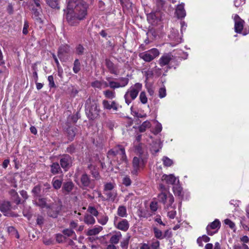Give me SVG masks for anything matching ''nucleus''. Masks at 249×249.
I'll list each match as a JSON object with an SVG mask.
<instances>
[{"label": "nucleus", "instance_id": "nucleus-51", "mask_svg": "<svg viewBox=\"0 0 249 249\" xmlns=\"http://www.w3.org/2000/svg\"><path fill=\"white\" fill-rule=\"evenodd\" d=\"M10 205L8 202L4 203L0 206V210L1 212H6L9 209Z\"/></svg>", "mask_w": 249, "mask_h": 249}, {"label": "nucleus", "instance_id": "nucleus-4", "mask_svg": "<svg viewBox=\"0 0 249 249\" xmlns=\"http://www.w3.org/2000/svg\"><path fill=\"white\" fill-rule=\"evenodd\" d=\"M142 88V85L139 83H137L130 87L124 95L126 104L129 105L133 100H135Z\"/></svg>", "mask_w": 249, "mask_h": 249}, {"label": "nucleus", "instance_id": "nucleus-2", "mask_svg": "<svg viewBox=\"0 0 249 249\" xmlns=\"http://www.w3.org/2000/svg\"><path fill=\"white\" fill-rule=\"evenodd\" d=\"M85 111L87 117L91 120L96 119L100 112L99 104L96 100L89 98L85 103Z\"/></svg>", "mask_w": 249, "mask_h": 249}, {"label": "nucleus", "instance_id": "nucleus-31", "mask_svg": "<svg viewBox=\"0 0 249 249\" xmlns=\"http://www.w3.org/2000/svg\"><path fill=\"white\" fill-rule=\"evenodd\" d=\"M62 180H60L54 178L52 180V185L54 189L58 190L60 189L62 186Z\"/></svg>", "mask_w": 249, "mask_h": 249}, {"label": "nucleus", "instance_id": "nucleus-22", "mask_svg": "<svg viewBox=\"0 0 249 249\" xmlns=\"http://www.w3.org/2000/svg\"><path fill=\"white\" fill-rule=\"evenodd\" d=\"M122 237V234L120 231H116L110 238V242L112 244H117Z\"/></svg>", "mask_w": 249, "mask_h": 249}, {"label": "nucleus", "instance_id": "nucleus-27", "mask_svg": "<svg viewBox=\"0 0 249 249\" xmlns=\"http://www.w3.org/2000/svg\"><path fill=\"white\" fill-rule=\"evenodd\" d=\"M210 240V237L206 235H203L202 236L199 237L197 239V243L199 247H203V242L207 243L209 242Z\"/></svg>", "mask_w": 249, "mask_h": 249}, {"label": "nucleus", "instance_id": "nucleus-46", "mask_svg": "<svg viewBox=\"0 0 249 249\" xmlns=\"http://www.w3.org/2000/svg\"><path fill=\"white\" fill-rule=\"evenodd\" d=\"M88 212L92 215L96 217L99 215L98 211L93 206H89L88 209Z\"/></svg>", "mask_w": 249, "mask_h": 249}, {"label": "nucleus", "instance_id": "nucleus-53", "mask_svg": "<svg viewBox=\"0 0 249 249\" xmlns=\"http://www.w3.org/2000/svg\"><path fill=\"white\" fill-rule=\"evenodd\" d=\"M150 246L152 249H160V242L158 240H153Z\"/></svg>", "mask_w": 249, "mask_h": 249}, {"label": "nucleus", "instance_id": "nucleus-40", "mask_svg": "<svg viewBox=\"0 0 249 249\" xmlns=\"http://www.w3.org/2000/svg\"><path fill=\"white\" fill-rule=\"evenodd\" d=\"M139 99L142 104H145L147 103V97L144 91H142L140 93Z\"/></svg>", "mask_w": 249, "mask_h": 249}, {"label": "nucleus", "instance_id": "nucleus-13", "mask_svg": "<svg viewBox=\"0 0 249 249\" xmlns=\"http://www.w3.org/2000/svg\"><path fill=\"white\" fill-rule=\"evenodd\" d=\"M60 162L61 167L67 171L71 165V158L69 155H65L61 158Z\"/></svg>", "mask_w": 249, "mask_h": 249}, {"label": "nucleus", "instance_id": "nucleus-24", "mask_svg": "<svg viewBox=\"0 0 249 249\" xmlns=\"http://www.w3.org/2000/svg\"><path fill=\"white\" fill-rule=\"evenodd\" d=\"M66 132L68 139L71 141L75 136L76 128L74 127H69L67 129Z\"/></svg>", "mask_w": 249, "mask_h": 249}, {"label": "nucleus", "instance_id": "nucleus-64", "mask_svg": "<svg viewBox=\"0 0 249 249\" xmlns=\"http://www.w3.org/2000/svg\"><path fill=\"white\" fill-rule=\"evenodd\" d=\"M91 86L94 88L101 89L102 83L100 81H96L92 83Z\"/></svg>", "mask_w": 249, "mask_h": 249}, {"label": "nucleus", "instance_id": "nucleus-47", "mask_svg": "<svg viewBox=\"0 0 249 249\" xmlns=\"http://www.w3.org/2000/svg\"><path fill=\"white\" fill-rule=\"evenodd\" d=\"M63 233L67 235L68 236H74V239H76V235L75 234V232L71 229H65L63 231Z\"/></svg>", "mask_w": 249, "mask_h": 249}, {"label": "nucleus", "instance_id": "nucleus-35", "mask_svg": "<svg viewBox=\"0 0 249 249\" xmlns=\"http://www.w3.org/2000/svg\"><path fill=\"white\" fill-rule=\"evenodd\" d=\"M173 190L175 195L178 196H179L180 198H182V188L180 186H174L173 187Z\"/></svg>", "mask_w": 249, "mask_h": 249}, {"label": "nucleus", "instance_id": "nucleus-37", "mask_svg": "<svg viewBox=\"0 0 249 249\" xmlns=\"http://www.w3.org/2000/svg\"><path fill=\"white\" fill-rule=\"evenodd\" d=\"M155 237L159 239H163V235L162 231L156 227L153 228Z\"/></svg>", "mask_w": 249, "mask_h": 249}, {"label": "nucleus", "instance_id": "nucleus-23", "mask_svg": "<svg viewBox=\"0 0 249 249\" xmlns=\"http://www.w3.org/2000/svg\"><path fill=\"white\" fill-rule=\"evenodd\" d=\"M73 187V183L71 181H68L64 183L62 187V190L68 194L72 191Z\"/></svg>", "mask_w": 249, "mask_h": 249}, {"label": "nucleus", "instance_id": "nucleus-52", "mask_svg": "<svg viewBox=\"0 0 249 249\" xmlns=\"http://www.w3.org/2000/svg\"><path fill=\"white\" fill-rule=\"evenodd\" d=\"M7 231L9 233H11L12 234H15L17 238L19 237V235L18 233V232L14 227L12 226L8 227Z\"/></svg>", "mask_w": 249, "mask_h": 249}, {"label": "nucleus", "instance_id": "nucleus-63", "mask_svg": "<svg viewBox=\"0 0 249 249\" xmlns=\"http://www.w3.org/2000/svg\"><path fill=\"white\" fill-rule=\"evenodd\" d=\"M65 237L62 234H57L56 236V240L58 243H62L65 240Z\"/></svg>", "mask_w": 249, "mask_h": 249}, {"label": "nucleus", "instance_id": "nucleus-26", "mask_svg": "<svg viewBox=\"0 0 249 249\" xmlns=\"http://www.w3.org/2000/svg\"><path fill=\"white\" fill-rule=\"evenodd\" d=\"M105 194L107 199L111 201H114L117 196V191L115 190L106 192H105Z\"/></svg>", "mask_w": 249, "mask_h": 249}, {"label": "nucleus", "instance_id": "nucleus-16", "mask_svg": "<svg viewBox=\"0 0 249 249\" xmlns=\"http://www.w3.org/2000/svg\"><path fill=\"white\" fill-rule=\"evenodd\" d=\"M103 105L104 107L107 109H113L114 110L117 111L118 110V105L115 101H113L111 104L107 100L103 101Z\"/></svg>", "mask_w": 249, "mask_h": 249}, {"label": "nucleus", "instance_id": "nucleus-7", "mask_svg": "<svg viewBox=\"0 0 249 249\" xmlns=\"http://www.w3.org/2000/svg\"><path fill=\"white\" fill-rule=\"evenodd\" d=\"M171 41L170 44L174 47L182 42V36L179 34L178 31L172 28L168 35Z\"/></svg>", "mask_w": 249, "mask_h": 249}, {"label": "nucleus", "instance_id": "nucleus-8", "mask_svg": "<svg viewBox=\"0 0 249 249\" xmlns=\"http://www.w3.org/2000/svg\"><path fill=\"white\" fill-rule=\"evenodd\" d=\"M220 222L218 219H215L206 227L207 234L210 236L216 233L220 227Z\"/></svg>", "mask_w": 249, "mask_h": 249}, {"label": "nucleus", "instance_id": "nucleus-12", "mask_svg": "<svg viewBox=\"0 0 249 249\" xmlns=\"http://www.w3.org/2000/svg\"><path fill=\"white\" fill-rule=\"evenodd\" d=\"M234 21V30L235 32L237 33H242L244 21L240 18L238 15H235L233 17Z\"/></svg>", "mask_w": 249, "mask_h": 249}, {"label": "nucleus", "instance_id": "nucleus-41", "mask_svg": "<svg viewBox=\"0 0 249 249\" xmlns=\"http://www.w3.org/2000/svg\"><path fill=\"white\" fill-rule=\"evenodd\" d=\"M80 70V63L78 59L75 60L73 64V71L75 73H78Z\"/></svg>", "mask_w": 249, "mask_h": 249}, {"label": "nucleus", "instance_id": "nucleus-14", "mask_svg": "<svg viewBox=\"0 0 249 249\" xmlns=\"http://www.w3.org/2000/svg\"><path fill=\"white\" fill-rule=\"evenodd\" d=\"M172 58L173 55L171 53L164 54L159 59V64L162 67L167 66Z\"/></svg>", "mask_w": 249, "mask_h": 249}, {"label": "nucleus", "instance_id": "nucleus-50", "mask_svg": "<svg viewBox=\"0 0 249 249\" xmlns=\"http://www.w3.org/2000/svg\"><path fill=\"white\" fill-rule=\"evenodd\" d=\"M40 186L39 185H36L35 187H34L32 192L34 194L35 196H38L40 194Z\"/></svg>", "mask_w": 249, "mask_h": 249}, {"label": "nucleus", "instance_id": "nucleus-17", "mask_svg": "<svg viewBox=\"0 0 249 249\" xmlns=\"http://www.w3.org/2000/svg\"><path fill=\"white\" fill-rule=\"evenodd\" d=\"M161 180L162 181L164 180L168 184H174L175 183L177 178L172 174L169 175H164L162 177Z\"/></svg>", "mask_w": 249, "mask_h": 249}, {"label": "nucleus", "instance_id": "nucleus-20", "mask_svg": "<svg viewBox=\"0 0 249 249\" xmlns=\"http://www.w3.org/2000/svg\"><path fill=\"white\" fill-rule=\"evenodd\" d=\"M97 221L102 225H105L107 223L109 218L106 213H100L97 217Z\"/></svg>", "mask_w": 249, "mask_h": 249}, {"label": "nucleus", "instance_id": "nucleus-56", "mask_svg": "<svg viewBox=\"0 0 249 249\" xmlns=\"http://www.w3.org/2000/svg\"><path fill=\"white\" fill-rule=\"evenodd\" d=\"M48 80L49 82V87L50 88H55V85L54 82L53 77L52 75H50L48 77Z\"/></svg>", "mask_w": 249, "mask_h": 249}, {"label": "nucleus", "instance_id": "nucleus-43", "mask_svg": "<svg viewBox=\"0 0 249 249\" xmlns=\"http://www.w3.org/2000/svg\"><path fill=\"white\" fill-rule=\"evenodd\" d=\"M163 163L165 166H170L173 163V160L167 157H163L162 159Z\"/></svg>", "mask_w": 249, "mask_h": 249}, {"label": "nucleus", "instance_id": "nucleus-36", "mask_svg": "<svg viewBox=\"0 0 249 249\" xmlns=\"http://www.w3.org/2000/svg\"><path fill=\"white\" fill-rule=\"evenodd\" d=\"M105 96L108 99H112L115 97V92L110 90H107L103 91Z\"/></svg>", "mask_w": 249, "mask_h": 249}, {"label": "nucleus", "instance_id": "nucleus-32", "mask_svg": "<svg viewBox=\"0 0 249 249\" xmlns=\"http://www.w3.org/2000/svg\"><path fill=\"white\" fill-rule=\"evenodd\" d=\"M51 171L53 174H56L61 171L59 164L57 162L53 163L51 166Z\"/></svg>", "mask_w": 249, "mask_h": 249}, {"label": "nucleus", "instance_id": "nucleus-42", "mask_svg": "<svg viewBox=\"0 0 249 249\" xmlns=\"http://www.w3.org/2000/svg\"><path fill=\"white\" fill-rule=\"evenodd\" d=\"M115 184L114 183H112L111 182L107 183L104 185V191L105 192L113 191V188H114Z\"/></svg>", "mask_w": 249, "mask_h": 249}, {"label": "nucleus", "instance_id": "nucleus-61", "mask_svg": "<svg viewBox=\"0 0 249 249\" xmlns=\"http://www.w3.org/2000/svg\"><path fill=\"white\" fill-rule=\"evenodd\" d=\"M163 238H170L172 237V231L169 230H167L165 231L164 233L163 234Z\"/></svg>", "mask_w": 249, "mask_h": 249}, {"label": "nucleus", "instance_id": "nucleus-5", "mask_svg": "<svg viewBox=\"0 0 249 249\" xmlns=\"http://www.w3.org/2000/svg\"><path fill=\"white\" fill-rule=\"evenodd\" d=\"M113 225L116 229L123 231H126L129 227V222L126 219H122L117 216L114 217Z\"/></svg>", "mask_w": 249, "mask_h": 249}, {"label": "nucleus", "instance_id": "nucleus-54", "mask_svg": "<svg viewBox=\"0 0 249 249\" xmlns=\"http://www.w3.org/2000/svg\"><path fill=\"white\" fill-rule=\"evenodd\" d=\"M109 86L113 89L120 88V85H119V83L117 82L114 81H109Z\"/></svg>", "mask_w": 249, "mask_h": 249}, {"label": "nucleus", "instance_id": "nucleus-62", "mask_svg": "<svg viewBox=\"0 0 249 249\" xmlns=\"http://www.w3.org/2000/svg\"><path fill=\"white\" fill-rule=\"evenodd\" d=\"M7 11L10 14L12 15L14 13L13 6L12 3H9L7 7Z\"/></svg>", "mask_w": 249, "mask_h": 249}, {"label": "nucleus", "instance_id": "nucleus-55", "mask_svg": "<svg viewBox=\"0 0 249 249\" xmlns=\"http://www.w3.org/2000/svg\"><path fill=\"white\" fill-rule=\"evenodd\" d=\"M144 72L147 80L152 77L154 74L153 71L152 69H148Z\"/></svg>", "mask_w": 249, "mask_h": 249}, {"label": "nucleus", "instance_id": "nucleus-1", "mask_svg": "<svg viewBox=\"0 0 249 249\" xmlns=\"http://www.w3.org/2000/svg\"><path fill=\"white\" fill-rule=\"evenodd\" d=\"M88 5L82 0H70L67 8L64 10L67 21L71 25L77 24L84 19L87 15Z\"/></svg>", "mask_w": 249, "mask_h": 249}, {"label": "nucleus", "instance_id": "nucleus-60", "mask_svg": "<svg viewBox=\"0 0 249 249\" xmlns=\"http://www.w3.org/2000/svg\"><path fill=\"white\" fill-rule=\"evenodd\" d=\"M150 209L151 210V211H152L153 212L156 211L158 209L157 203L156 202H152L150 203Z\"/></svg>", "mask_w": 249, "mask_h": 249}, {"label": "nucleus", "instance_id": "nucleus-38", "mask_svg": "<svg viewBox=\"0 0 249 249\" xmlns=\"http://www.w3.org/2000/svg\"><path fill=\"white\" fill-rule=\"evenodd\" d=\"M47 4L52 8H58V0H45Z\"/></svg>", "mask_w": 249, "mask_h": 249}, {"label": "nucleus", "instance_id": "nucleus-28", "mask_svg": "<svg viewBox=\"0 0 249 249\" xmlns=\"http://www.w3.org/2000/svg\"><path fill=\"white\" fill-rule=\"evenodd\" d=\"M33 15H34V18L39 23H42V20L41 18H40V12H41V10H38V8H33L32 9Z\"/></svg>", "mask_w": 249, "mask_h": 249}, {"label": "nucleus", "instance_id": "nucleus-25", "mask_svg": "<svg viewBox=\"0 0 249 249\" xmlns=\"http://www.w3.org/2000/svg\"><path fill=\"white\" fill-rule=\"evenodd\" d=\"M139 56L146 62H150L154 59L147 51L140 53Z\"/></svg>", "mask_w": 249, "mask_h": 249}, {"label": "nucleus", "instance_id": "nucleus-3", "mask_svg": "<svg viewBox=\"0 0 249 249\" xmlns=\"http://www.w3.org/2000/svg\"><path fill=\"white\" fill-rule=\"evenodd\" d=\"M107 157L113 160L120 159V163L124 162L125 165L127 164V158L125 153L124 148L122 145H117L110 149L107 152Z\"/></svg>", "mask_w": 249, "mask_h": 249}, {"label": "nucleus", "instance_id": "nucleus-48", "mask_svg": "<svg viewBox=\"0 0 249 249\" xmlns=\"http://www.w3.org/2000/svg\"><path fill=\"white\" fill-rule=\"evenodd\" d=\"M122 183L125 186H129L131 184V180L129 177L124 176L122 179Z\"/></svg>", "mask_w": 249, "mask_h": 249}, {"label": "nucleus", "instance_id": "nucleus-58", "mask_svg": "<svg viewBox=\"0 0 249 249\" xmlns=\"http://www.w3.org/2000/svg\"><path fill=\"white\" fill-rule=\"evenodd\" d=\"M84 47L82 45H79L76 47V52L79 55L82 54H83V53L84 52Z\"/></svg>", "mask_w": 249, "mask_h": 249}, {"label": "nucleus", "instance_id": "nucleus-44", "mask_svg": "<svg viewBox=\"0 0 249 249\" xmlns=\"http://www.w3.org/2000/svg\"><path fill=\"white\" fill-rule=\"evenodd\" d=\"M119 85H120V88L124 87L126 86L129 82V79L128 78L122 77L119 79Z\"/></svg>", "mask_w": 249, "mask_h": 249}, {"label": "nucleus", "instance_id": "nucleus-19", "mask_svg": "<svg viewBox=\"0 0 249 249\" xmlns=\"http://www.w3.org/2000/svg\"><path fill=\"white\" fill-rule=\"evenodd\" d=\"M117 216L120 218H125L127 216L126 208L123 205L119 206L117 211Z\"/></svg>", "mask_w": 249, "mask_h": 249}, {"label": "nucleus", "instance_id": "nucleus-45", "mask_svg": "<svg viewBox=\"0 0 249 249\" xmlns=\"http://www.w3.org/2000/svg\"><path fill=\"white\" fill-rule=\"evenodd\" d=\"M147 52L149 53L154 58H156L160 54L159 50L156 48H153L150 50L147 51Z\"/></svg>", "mask_w": 249, "mask_h": 249}, {"label": "nucleus", "instance_id": "nucleus-11", "mask_svg": "<svg viewBox=\"0 0 249 249\" xmlns=\"http://www.w3.org/2000/svg\"><path fill=\"white\" fill-rule=\"evenodd\" d=\"M80 181L83 187H88L90 189L94 188L95 185L93 180H91L87 174H83L82 175Z\"/></svg>", "mask_w": 249, "mask_h": 249}, {"label": "nucleus", "instance_id": "nucleus-9", "mask_svg": "<svg viewBox=\"0 0 249 249\" xmlns=\"http://www.w3.org/2000/svg\"><path fill=\"white\" fill-rule=\"evenodd\" d=\"M145 162L146 161L144 160L135 157L133 160L132 164L133 169L131 171V173L136 174L141 168L144 167Z\"/></svg>", "mask_w": 249, "mask_h": 249}, {"label": "nucleus", "instance_id": "nucleus-33", "mask_svg": "<svg viewBox=\"0 0 249 249\" xmlns=\"http://www.w3.org/2000/svg\"><path fill=\"white\" fill-rule=\"evenodd\" d=\"M88 168L90 170V173L92 175V177L96 179H98L99 178V174L96 169L91 165L88 166Z\"/></svg>", "mask_w": 249, "mask_h": 249}, {"label": "nucleus", "instance_id": "nucleus-18", "mask_svg": "<svg viewBox=\"0 0 249 249\" xmlns=\"http://www.w3.org/2000/svg\"><path fill=\"white\" fill-rule=\"evenodd\" d=\"M176 206L174 205H169L168 206L165 207L167 211V216L170 219H174L176 215L177 212L176 210Z\"/></svg>", "mask_w": 249, "mask_h": 249}, {"label": "nucleus", "instance_id": "nucleus-59", "mask_svg": "<svg viewBox=\"0 0 249 249\" xmlns=\"http://www.w3.org/2000/svg\"><path fill=\"white\" fill-rule=\"evenodd\" d=\"M245 3V0H235L234 5L236 7L243 5Z\"/></svg>", "mask_w": 249, "mask_h": 249}, {"label": "nucleus", "instance_id": "nucleus-39", "mask_svg": "<svg viewBox=\"0 0 249 249\" xmlns=\"http://www.w3.org/2000/svg\"><path fill=\"white\" fill-rule=\"evenodd\" d=\"M151 125L150 122L148 121H146L139 127V130L141 132H144L146 128H150Z\"/></svg>", "mask_w": 249, "mask_h": 249}, {"label": "nucleus", "instance_id": "nucleus-29", "mask_svg": "<svg viewBox=\"0 0 249 249\" xmlns=\"http://www.w3.org/2000/svg\"><path fill=\"white\" fill-rule=\"evenodd\" d=\"M106 65L107 68L108 69L110 72L112 73L116 74V70L115 68V66L113 63L108 59L106 60Z\"/></svg>", "mask_w": 249, "mask_h": 249}, {"label": "nucleus", "instance_id": "nucleus-30", "mask_svg": "<svg viewBox=\"0 0 249 249\" xmlns=\"http://www.w3.org/2000/svg\"><path fill=\"white\" fill-rule=\"evenodd\" d=\"M36 204L37 206L40 207L42 208H49L50 206L48 205L46 202V200L44 198H40L38 199V201L36 202Z\"/></svg>", "mask_w": 249, "mask_h": 249}, {"label": "nucleus", "instance_id": "nucleus-21", "mask_svg": "<svg viewBox=\"0 0 249 249\" xmlns=\"http://www.w3.org/2000/svg\"><path fill=\"white\" fill-rule=\"evenodd\" d=\"M102 230V227L100 226H96L93 228L88 230L87 232V234L88 235H95L98 234Z\"/></svg>", "mask_w": 249, "mask_h": 249}, {"label": "nucleus", "instance_id": "nucleus-57", "mask_svg": "<svg viewBox=\"0 0 249 249\" xmlns=\"http://www.w3.org/2000/svg\"><path fill=\"white\" fill-rule=\"evenodd\" d=\"M224 223L226 225H228L232 229L235 227V224L229 219H225L224 220Z\"/></svg>", "mask_w": 249, "mask_h": 249}, {"label": "nucleus", "instance_id": "nucleus-6", "mask_svg": "<svg viewBox=\"0 0 249 249\" xmlns=\"http://www.w3.org/2000/svg\"><path fill=\"white\" fill-rule=\"evenodd\" d=\"M158 199L160 202L165 205V207L172 205L174 202V198L169 192H161L158 195Z\"/></svg>", "mask_w": 249, "mask_h": 249}, {"label": "nucleus", "instance_id": "nucleus-10", "mask_svg": "<svg viewBox=\"0 0 249 249\" xmlns=\"http://www.w3.org/2000/svg\"><path fill=\"white\" fill-rule=\"evenodd\" d=\"M249 243V238L247 235H244L240 238L239 241L234 243L233 249H249L247 244Z\"/></svg>", "mask_w": 249, "mask_h": 249}, {"label": "nucleus", "instance_id": "nucleus-49", "mask_svg": "<svg viewBox=\"0 0 249 249\" xmlns=\"http://www.w3.org/2000/svg\"><path fill=\"white\" fill-rule=\"evenodd\" d=\"M166 95V89L164 87H162L159 90V96L160 98H164Z\"/></svg>", "mask_w": 249, "mask_h": 249}, {"label": "nucleus", "instance_id": "nucleus-15", "mask_svg": "<svg viewBox=\"0 0 249 249\" xmlns=\"http://www.w3.org/2000/svg\"><path fill=\"white\" fill-rule=\"evenodd\" d=\"M176 13L178 18H184L185 17L186 12L184 3H181L177 6Z\"/></svg>", "mask_w": 249, "mask_h": 249}, {"label": "nucleus", "instance_id": "nucleus-34", "mask_svg": "<svg viewBox=\"0 0 249 249\" xmlns=\"http://www.w3.org/2000/svg\"><path fill=\"white\" fill-rule=\"evenodd\" d=\"M84 221L87 224H94L95 223V219L93 216L87 214L85 216Z\"/></svg>", "mask_w": 249, "mask_h": 249}]
</instances>
